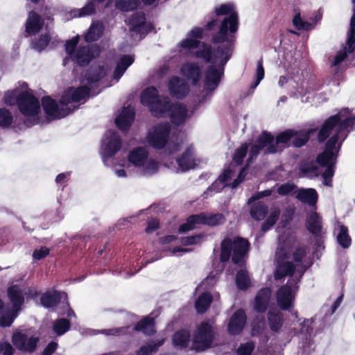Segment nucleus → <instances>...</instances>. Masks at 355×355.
<instances>
[{"instance_id": "52", "label": "nucleus", "mask_w": 355, "mask_h": 355, "mask_svg": "<svg viewBox=\"0 0 355 355\" xmlns=\"http://www.w3.org/2000/svg\"><path fill=\"white\" fill-rule=\"evenodd\" d=\"M225 221L224 216L222 214H214L207 215L205 214V225L214 227L223 224Z\"/></svg>"}, {"instance_id": "48", "label": "nucleus", "mask_w": 355, "mask_h": 355, "mask_svg": "<svg viewBox=\"0 0 355 355\" xmlns=\"http://www.w3.org/2000/svg\"><path fill=\"white\" fill-rule=\"evenodd\" d=\"M249 146V144L243 143L236 149L232 157V161L236 166H241L243 164V159L247 155Z\"/></svg>"}, {"instance_id": "11", "label": "nucleus", "mask_w": 355, "mask_h": 355, "mask_svg": "<svg viewBox=\"0 0 355 355\" xmlns=\"http://www.w3.org/2000/svg\"><path fill=\"white\" fill-rule=\"evenodd\" d=\"M42 105L45 114L53 119H60L71 114L74 109L69 106L59 107L57 101L49 96H45L42 98Z\"/></svg>"}, {"instance_id": "22", "label": "nucleus", "mask_w": 355, "mask_h": 355, "mask_svg": "<svg viewBox=\"0 0 355 355\" xmlns=\"http://www.w3.org/2000/svg\"><path fill=\"white\" fill-rule=\"evenodd\" d=\"M169 117L173 124L180 125L183 124L187 116V108L181 103H171L170 107Z\"/></svg>"}, {"instance_id": "9", "label": "nucleus", "mask_w": 355, "mask_h": 355, "mask_svg": "<svg viewBox=\"0 0 355 355\" xmlns=\"http://www.w3.org/2000/svg\"><path fill=\"white\" fill-rule=\"evenodd\" d=\"M337 136L332 135L325 143L324 150L319 153L315 162L322 167L336 166L340 146L336 147Z\"/></svg>"}, {"instance_id": "1", "label": "nucleus", "mask_w": 355, "mask_h": 355, "mask_svg": "<svg viewBox=\"0 0 355 355\" xmlns=\"http://www.w3.org/2000/svg\"><path fill=\"white\" fill-rule=\"evenodd\" d=\"M250 250V241L240 236L225 237L220 242L219 259L221 263L231 261L239 267L245 265Z\"/></svg>"}, {"instance_id": "8", "label": "nucleus", "mask_w": 355, "mask_h": 355, "mask_svg": "<svg viewBox=\"0 0 355 355\" xmlns=\"http://www.w3.org/2000/svg\"><path fill=\"white\" fill-rule=\"evenodd\" d=\"M171 133V126L168 123H160L149 130L147 139L149 145L155 149L162 150L166 146Z\"/></svg>"}, {"instance_id": "61", "label": "nucleus", "mask_w": 355, "mask_h": 355, "mask_svg": "<svg viewBox=\"0 0 355 355\" xmlns=\"http://www.w3.org/2000/svg\"><path fill=\"white\" fill-rule=\"evenodd\" d=\"M96 12V6L93 1H89L86 5L79 10L78 16L84 17L91 15Z\"/></svg>"}, {"instance_id": "14", "label": "nucleus", "mask_w": 355, "mask_h": 355, "mask_svg": "<svg viewBox=\"0 0 355 355\" xmlns=\"http://www.w3.org/2000/svg\"><path fill=\"white\" fill-rule=\"evenodd\" d=\"M39 338L37 337L31 336L28 338L26 334L20 331L13 333L12 336V342L13 345L19 351L33 352L37 345Z\"/></svg>"}, {"instance_id": "31", "label": "nucleus", "mask_w": 355, "mask_h": 355, "mask_svg": "<svg viewBox=\"0 0 355 355\" xmlns=\"http://www.w3.org/2000/svg\"><path fill=\"white\" fill-rule=\"evenodd\" d=\"M191 340V334L189 330L182 329L175 331L172 337L173 345L179 349L188 347Z\"/></svg>"}, {"instance_id": "21", "label": "nucleus", "mask_w": 355, "mask_h": 355, "mask_svg": "<svg viewBox=\"0 0 355 355\" xmlns=\"http://www.w3.org/2000/svg\"><path fill=\"white\" fill-rule=\"evenodd\" d=\"M223 74V69H218L214 64L208 67L205 77V86L207 89L214 90L220 82Z\"/></svg>"}, {"instance_id": "4", "label": "nucleus", "mask_w": 355, "mask_h": 355, "mask_svg": "<svg viewBox=\"0 0 355 355\" xmlns=\"http://www.w3.org/2000/svg\"><path fill=\"white\" fill-rule=\"evenodd\" d=\"M232 42H227L226 45H219L213 49L211 45L206 42L200 43V49L192 53L196 58H201L206 63L215 64L218 60L222 65H225L231 57Z\"/></svg>"}, {"instance_id": "15", "label": "nucleus", "mask_w": 355, "mask_h": 355, "mask_svg": "<svg viewBox=\"0 0 355 355\" xmlns=\"http://www.w3.org/2000/svg\"><path fill=\"white\" fill-rule=\"evenodd\" d=\"M168 89L172 97L183 99L189 93L190 87L184 80L177 76H173L168 81Z\"/></svg>"}, {"instance_id": "26", "label": "nucleus", "mask_w": 355, "mask_h": 355, "mask_svg": "<svg viewBox=\"0 0 355 355\" xmlns=\"http://www.w3.org/2000/svg\"><path fill=\"white\" fill-rule=\"evenodd\" d=\"M44 26V20L41 16L35 11L29 12L26 22V32L29 35L38 33Z\"/></svg>"}, {"instance_id": "20", "label": "nucleus", "mask_w": 355, "mask_h": 355, "mask_svg": "<svg viewBox=\"0 0 355 355\" xmlns=\"http://www.w3.org/2000/svg\"><path fill=\"white\" fill-rule=\"evenodd\" d=\"M132 331L142 333L145 336H152L156 332V323L154 318L146 315L134 324Z\"/></svg>"}, {"instance_id": "12", "label": "nucleus", "mask_w": 355, "mask_h": 355, "mask_svg": "<svg viewBox=\"0 0 355 355\" xmlns=\"http://www.w3.org/2000/svg\"><path fill=\"white\" fill-rule=\"evenodd\" d=\"M99 51L96 45H80L70 58L79 67H86L98 55Z\"/></svg>"}, {"instance_id": "56", "label": "nucleus", "mask_w": 355, "mask_h": 355, "mask_svg": "<svg viewBox=\"0 0 355 355\" xmlns=\"http://www.w3.org/2000/svg\"><path fill=\"white\" fill-rule=\"evenodd\" d=\"M326 168L322 173L324 180V184L328 187L332 186V178L335 173V166H324Z\"/></svg>"}, {"instance_id": "47", "label": "nucleus", "mask_w": 355, "mask_h": 355, "mask_svg": "<svg viewBox=\"0 0 355 355\" xmlns=\"http://www.w3.org/2000/svg\"><path fill=\"white\" fill-rule=\"evenodd\" d=\"M71 323L68 319L60 318L53 323V330L58 336H62L70 329Z\"/></svg>"}, {"instance_id": "46", "label": "nucleus", "mask_w": 355, "mask_h": 355, "mask_svg": "<svg viewBox=\"0 0 355 355\" xmlns=\"http://www.w3.org/2000/svg\"><path fill=\"white\" fill-rule=\"evenodd\" d=\"M116 7L122 12H130L137 10L140 4V0H116Z\"/></svg>"}, {"instance_id": "60", "label": "nucleus", "mask_w": 355, "mask_h": 355, "mask_svg": "<svg viewBox=\"0 0 355 355\" xmlns=\"http://www.w3.org/2000/svg\"><path fill=\"white\" fill-rule=\"evenodd\" d=\"M200 43V40L190 37L183 40L180 45L184 49L192 50L198 48Z\"/></svg>"}, {"instance_id": "36", "label": "nucleus", "mask_w": 355, "mask_h": 355, "mask_svg": "<svg viewBox=\"0 0 355 355\" xmlns=\"http://www.w3.org/2000/svg\"><path fill=\"white\" fill-rule=\"evenodd\" d=\"M134 58L129 55H123L119 61L117 62L116 66L113 73V77L116 80H119L123 75L127 69L133 63Z\"/></svg>"}, {"instance_id": "2", "label": "nucleus", "mask_w": 355, "mask_h": 355, "mask_svg": "<svg viewBox=\"0 0 355 355\" xmlns=\"http://www.w3.org/2000/svg\"><path fill=\"white\" fill-rule=\"evenodd\" d=\"M215 15L216 16L227 15L221 21L219 31L217 33L214 34L211 37V41L214 44H222L223 42H229L234 41L233 36L228 37V31L230 33H235L239 27V16L237 12L234 10V7L232 3H223L220 6L215 8Z\"/></svg>"}, {"instance_id": "29", "label": "nucleus", "mask_w": 355, "mask_h": 355, "mask_svg": "<svg viewBox=\"0 0 355 355\" xmlns=\"http://www.w3.org/2000/svg\"><path fill=\"white\" fill-rule=\"evenodd\" d=\"M135 119V112L130 109H124L120 115L115 119V123L117 128L122 130H128L132 125Z\"/></svg>"}, {"instance_id": "45", "label": "nucleus", "mask_w": 355, "mask_h": 355, "mask_svg": "<svg viewBox=\"0 0 355 355\" xmlns=\"http://www.w3.org/2000/svg\"><path fill=\"white\" fill-rule=\"evenodd\" d=\"M236 285L239 290L245 291L250 286V278L246 270L241 269L236 275Z\"/></svg>"}, {"instance_id": "59", "label": "nucleus", "mask_w": 355, "mask_h": 355, "mask_svg": "<svg viewBox=\"0 0 355 355\" xmlns=\"http://www.w3.org/2000/svg\"><path fill=\"white\" fill-rule=\"evenodd\" d=\"M307 254V247L300 246L297 247L295 251L293 252V261L296 263H302L303 259L306 257Z\"/></svg>"}, {"instance_id": "30", "label": "nucleus", "mask_w": 355, "mask_h": 355, "mask_svg": "<svg viewBox=\"0 0 355 355\" xmlns=\"http://www.w3.org/2000/svg\"><path fill=\"white\" fill-rule=\"evenodd\" d=\"M250 205V215L254 220H261L268 213V207L263 201H254Z\"/></svg>"}, {"instance_id": "3", "label": "nucleus", "mask_w": 355, "mask_h": 355, "mask_svg": "<svg viewBox=\"0 0 355 355\" xmlns=\"http://www.w3.org/2000/svg\"><path fill=\"white\" fill-rule=\"evenodd\" d=\"M343 112L349 114V110L348 108H344L339 113L329 116L324 121L317 135V139L320 144L330 138L329 136L334 129L336 130L334 135L337 136L338 143L344 135V132L354 125L355 116H349L342 119Z\"/></svg>"}, {"instance_id": "54", "label": "nucleus", "mask_w": 355, "mask_h": 355, "mask_svg": "<svg viewBox=\"0 0 355 355\" xmlns=\"http://www.w3.org/2000/svg\"><path fill=\"white\" fill-rule=\"evenodd\" d=\"M80 37L78 35H76L72 37L71 40H67L64 47L65 51L69 57L71 58V56L76 53L78 46V44L79 42Z\"/></svg>"}, {"instance_id": "19", "label": "nucleus", "mask_w": 355, "mask_h": 355, "mask_svg": "<svg viewBox=\"0 0 355 355\" xmlns=\"http://www.w3.org/2000/svg\"><path fill=\"white\" fill-rule=\"evenodd\" d=\"M121 137L116 132H112L103 144V156L106 158H111L121 150Z\"/></svg>"}, {"instance_id": "49", "label": "nucleus", "mask_w": 355, "mask_h": 355, "mask_svg": "<svg viewBox=\"0 0 355 355\" xmlns=\"http://www.w3.org/2000/svg\"><path fill=\"white\" fill-rule=\"evenodd\" d=\"M294 129H288L279 133L275 138V143L279 149V144L287 145L290 141L292 142V139L295 135Z\"/></svg>"}, {"instance_id": "7", "label": "nucleus", "mask_w": 355, "mask_h": 355, "mask_svg": "<svg viewBox=\"0 0 355 355\" xmlns=\"http://www.w3.org/2000/svg\"><path fill=\"white\" fill-rule=\"evenodd\" d=\"M261 150H263L265 155L275 154L279 151L275 143L274 136L266 130L261 133L256 139L255 144L250 147L247 159L248 164L257 157Z\"/></svg>"}, {"instance_id": "10", "label": "nucleus", "mask_w": 355, "mask_h": 355, "mask_svg": "<svg viewBox=\"0 0 355 355\" xmlns=\"http://www.w3.org/2000/svg\"><path fill=\"white\" fill-rule=\"evenodd\" d=\"M305 227L313 236L315 245L320 247L324 243L326 232L322 230V220L316 211H312L306 216Z\"/></svg>"}, {"instance_id": "41", "label": "nucleus", "mask_w": 355, "mask_h": 355, "mask_svg": "<svg viewBox=\"0 0 355 355\" xmlns=\"http://www.w3.org/2000/svg\"><path fill=\"white\" fill-rule=\"evenodd\" d=\"M268 320L270 329L273 332H279L284 323L283 315L281 312L268 311Z\"/></svg>"}, {"instance_id": "23", "label": "nucleus", "mask_w": 355, "mask_h": 355, "mask_svg": "<svg viewBox=\"0 0 355 355\" xmlns=\"http://www.w3.org/2000/svg\"><path fill=\"white\" fill-rule=\"evenodd\" d=\"M177 164L182 171L194 168L196 166L193 148L189 146L185 151L176 159Z\"/></svg>"}, {"instance_id": "63", "label": "nucleus", "mask_w": 355, "mask_h": 355, "mask_svg": "<svg viewBox=\"0 0 355 355\" xmlns=\"http://www.w3.org/2000/svg\"><path fill=\"white\" fill-rule=\"evenodd\" d=\"M96 28L94 27V24L89 28L88 32L85 35V40L87 42H92L99 39L101 35V33L98 32V33H96Z\"/></svg>"}, {"instance_id": "62", "label": "nucleus", "mask_w": 355, "mask_h": 355, "mask_svg": "<svg viewBox=\"0 0 355 355\" xmlns=\"http://www.w3.org/2000/svg\"><path fill=\"white\" fill-rule=\"evenodd\" d=\"M254 349L253 343L248 342L244 344H241L237 349L238 355H252V353Z\"/></svg>"}, {"instance_id": "34", "label": "nucleus", "mask_w": 355, "mask_h": 355, "mask_svg": "<svg viewBox=\"0 0 355 355\" xmlns=\"http://www.w3.org/2000/svg\"><path fill=\"white\" fill-rule=\"evenodd\" d=\"M296 198L303 203L314 206L318 201V195L314 189H300L298 191Z\"/></svg>"}, {"instance_id": "40", "label": "nucleus", "mask_w": 355, "mask_h": 355, "mask_svg": "<svg viewBox=\"0 0 355 355\" xmlns=\"http://www.w3.org/2000/svg\"><path fill=\"white\" fill-rule=\"evenodd\" d=\"M213 301L212 295L208 293L205 292L200 294L195 302V307L198 313H204L210 306Z\"/></svg>"}, {"instance_id": "55", "label": "nucleus", "mask_w": 355, "mask_h": 355, "mask_svg": "<svg viewBox=\"0 0 355 355\" xmlns=\"http://www.w3.org/2000/svg\"><path fill=\"white\" fill-rule=\"evenodd\" d=\"M202 237V234H196L181 237L180 241L182 245L184 246L193 245L200 243Z\"/></svg>"}, {"instance_id": "51", "label": "nucleus", "mask_w": 355, "mask_h": 355, "mask_svg": "<svg viewBox=\"0 0 355 355\" xmlns=\"http://www.w3.org/2000/svg\"><path fill=\"white\" fill-rule=\"evenodd\" d=\"M51 41V36L48 33L42 34L38 39L33 42V47L41 52L44 50Z\"/></svg>"}, {"instance_id": "6", "label": "nucleus", "mask_w": 355, "mask_h": 355, "mask_svg": "<svg viewBox=\"0 0 355 355\" xmlns=\"http://www.w3.org/2000/svg\"><path fill=\"white\" fill-rule=\"evenodd\" d=\"M216 332L209 321H202L195 331L193 336V349L196 352H204L212 347Z\"/></svg>"}, {"instance_id": "25", "label": "nucleus", "mask_w": 355, "mask_h": 355, "mask_svg": "<svg viewBox=\"0 0 355 355\" xmlns=\"http://www.w3.org/2000/svg\"><path fill=\"white\" fill-rule=\"evenodd\" d=\"M148 155V152L145 148L137 147L130 151L128 160L136 167H142L145 166Z\"/></svg>"}, {"instance_id": "64", "label": "nucleus", "mask_w": 355, "mask_h": 355, "mask_svg": "<svg viewBox=\"0 0 355 355\" xmlns=\"http://www.w3.org/2000/svg\"><path fill=\"white\" fill-rule=\"evenodd\" d=\"M347 44L349 53L355 51V29L349 28L347 33Z\"/></svg>"}, {"instance_id": "35", "label": "nucleus", "mask_w": 355, "mask_h": 355, "mask_svg": "<svg viewBox=\"0 0 355 355\" xmlns=\"http://www.w3.org/2000/svg\"><path fill=\"white\" fill-rule=\"evenodd\" d=\"M8 296L15 309H17L24 302V296L18 285H12L8 288Z\"/></svg>"}, {"instance_id": "53", "label": "nucleus", "mask_w": 355, "mask_h": 355, "mask_svg": "<svg viewBox=\"0 0 355 355\" xmlns=\"http://www.w3.org/2000/svg\"><path fill=\"white\" fill-rule=\"evenodd\" d=\"M300 171L313 177L319 175V168L313 162H306L300 166Z\"/></svg>"}, {"instance_id": "43", "label": "nucleus", "mask_w": 355, "mask_h": 355, "mask_svg": "<svg viewBox=\"0 0 355 355\" xmlns=\"http://www.w3.org/2000/svg\"><path fill=\"white\" fill-rule=\"evenodd\" d=\"M336 240L338 243L344 249L349 248L352 244V239L349 234L348 227L345 225H339V232Z\"/></svg>"}, {"instance_id": "38", "label": "nucleus", "mask_w": 355, "mask_h": 355, "mask_svg": "<svg viewBox=\"0 0 355 355\" xmlns=\"http://www.w3.org/2000/svg\"><path fill=\"white\" fill-rule=\"evenodd\" d=\"M171 103L168 100L162 101L159 98L149 107V110L154 116L160 117L169 112Z\"/></svg>"}, {"instance_id": "33", "label": "nucleus", "mask_w": 355, "mask_h": 355, "mask_svg": "<svg viewBox=\"0 0 355 355\" xmlns=\"http://www.w3.org/2000/svg\"><path fill=\"white\" fill-rule=\"evenodd\" d=\"M296 270L295 264L291 261H285L279 263L274 272L276 280H281L286 276L292 277Z\"/></svg>"}, {"instance_id": "37", "label": "nucleus", "mask_w": 355, "mask_h": 355, "mask_svg": "<svg viewBox=\"0 0 355 355\" xmlns=\"http://www.w3.org/2000/svg\"><path fill=\"white\" fill-rule=\"evenodd\" d=\"M61 298L60 293L58 291H48L41 295L40 302L44 307L51 308L60 304Z\"/></svg>"}, {"instance_id": "58", "label": "nucleus", "mask_w": 355, "mask_h": 355, "mask_svg": "<svg viewBox=\"0 0 355 355\" xmlns=\"http://www.w3.org/2000/svg\"><path fill=\"white\" fill-rule=\"evenodd\" d=\"M295 214L293 208H287L282 215L281 225L282 227H286L293 220Z\"/></svg>"}, {"instance_id": "42", "label": "nucleus", "mask_w": 355, "mask_h": 355, "mask_svg": "<svg viewBox=\"0 0 355 355\" xmlns=\"http://www.w3.org/2000/svg\"><path fill=\"white\" fill-rule=\"evenodd\" d=\"M164 338L157 341H150L140 347L137 351L136 355H150L152 353L157 352L159 348L164 345Z\"/></svg>"}, {"instance_id": "24", "label": "nucleus", "mask_w": 355, "mask_h": 355, "mask_svg": "<svg viewBox=\"0 0 355 355\" xmlns=\"http://www.w3.org/2000/svg\"><path fill=\"white\" fill-rule=\"evenodd\" d=\"M271 297V291L270 288L264 287L259 291L254 299V310L259 313H264L269 304Z\"/></svg>"}, {"instance_id": "13", "label": "nucleus", "mask_w": 355, "mask_h": 355, "mask_svg": "<svg viewBox=\"0 0 355 355\" xmlns=\"http://www.w3.org/2000/svg\"><path fill=\"white\" fill-rule=\"evenodd\" d=\"M91 89L89 86L82 85L77 87H69L61 96L59 102L61 105L68 106L71 103H78L89 96Z\"/></svg>"}, {"instance_id": "16", "label": "nucleus", "mask_w": 355, "mask_h": 355, "mask_svg": "<svg viewBox=\"0 0 355 355\" xmlns=\"http://www.w3.org/2000/svg\"><path fill=\"white\" fill-rule=\"evenodd\" d=\"M247 315L243 309L236 310L230 317L227 325V330L230 335L236 336L240 334L246 324Z\"/></svg>"}, {"instance_id": "50", "label": "nucleus", "mask_w": 355, "mask_h": 355, "mask_svg": "<svg viewBox=\"0 0 355 355\" xmlns=\"http://www.w3.org/2000/svg\"><path fill=\"white\" fill-rule=\"evenodd\" d=\"M13 123V116L11 112L6 107L0 108V127L9 128Z\"/></svg>"}, {"instance_id": "18", "label": "nucleus", "mask_w": 355, "mask_h": 355, "mask_svg": "<svg viewBox=\"0 0 355 355\" xmlns=\"http://www.w3.org/2000/svg\"><path fill=\"white\" fill-rule=\"evenodd\" d=\"M180 73L187 80H191L193 85H197L202 77V69L196 62H187L180 68Z\"/></svg>"}, {"instance_id": "17", "label": "nucleus", "mask_w": 355, "mask_h": 355, "mask_svg": "<svg viewBox=\"0 0 355 355\" xmlns=\"http://www.w3.org/2000/svg\"><path fill=\"white\" fill-rule=\"evenodd\" d=\"M292 286L293 284L288 281L277 291V303L282 310L286 311L293 306Z\"/></svg>"}, {"instance_id": "57", "label": "nucleus", "mask_w": 355, "mask_h": 355, "mask_svg": "<svg viewBox=\"0 0 355 355\" xmlns=\"http://www.w3.org/2000/svg\"><path fill=\"white\" fill-rule=\"evenodd\" d=\"M265 75V71L263 65V59L262 58L257 61V72H256V80L252 85V88H255L260 83V82L263 80Z\"/></svg>"}, {"instance_id": "27", "label": "nucleus", "mask_w": 355, "mask_h": 355, "mask_svg": "<svg viewBox=\"0 0 355 355\" xmlns=\"http://www.w3.org/2000/svg\"><path fill=\"white\" fill-rule=\"evenodd\" d=\"M317 130V128L300 130H294L295 133L292 139V146L295 148H301L305 146L309 142L311 136Z\"/></svg>"}, {"instance_id": "28", "label": "nucleus", "mask_w": 355, "mask_h": 355, "mask_svg": "<svg viewBox=\"0 0 355 355\" xmlns=\"http://www.w3.org/2000/svg\"><path fill=\"white\" fill-rule=\"evenodd\" d=\"M146 20V14L144 12H136L130 17L127 24L129 26L131 32L141 34L143 33L142 28H144Z\"/></svg>"}, {"instance_id": "39", "label": "nucleus", "mask_w": 355, "mask_h": 355, "mask_svg": "<svg viewBox=\"0 0 355 355\" xmlns=\"http://www.w3.org/2000/svg\"><path fill=\"white\" fill-rule=\"evenodd\" d=\"M159 92L153 86L146 88L141 94V101L148 107L159 99Z\"/></svg>"}, {"instance_id": "5", "label": "nucleus", "mask_w": 355, "mask_h": 355, "mask_svg": "<svg viewBox=\"0 0 355 355\" xmlns=\"http://www.w3.org/2000/svg\"><path fill=\"white\" fill-rule=\"evenodd\" d=\"M17 105L19 111L28 118L24 121V124L31 127L37 123V115L40 111L39 100L28 91L21 92L17 96Z\"/></svg>"}, {"instance_id": "32", "label": "nucleus", "mask_w": 355, "mask_h": 355, "mask_svg": "<svg viewBox=\"0 0 355 355\" xmlns=\"http://www.w3.org/2000/svg\"><path fill=\"white\" fill-rule=\"evenodd\" d=\"M106 76V67L105 65H98L89 68L85 73V78L88 84L99 82Z\"/></svg>"}, {"instance_id": "44", "label": "nucleus", "mask_w": 355, "mask_h": 355, "mask_svg": "<svg viewBox=\"0 0 355 355\" xmlns=\"http://www.w3.org/2000/svg\"><path fill=\"white\" fill-rule=\"evenodd\" d=\"M280 214L281 211L278 207L272 208L268 216L261 224V231L266 232L269 230L272 227H273L277 222L278 219L279 218Z\"/></svg>"}]
</instances>
